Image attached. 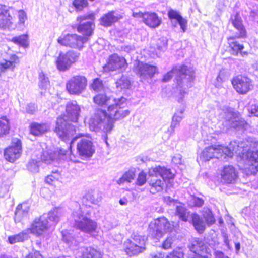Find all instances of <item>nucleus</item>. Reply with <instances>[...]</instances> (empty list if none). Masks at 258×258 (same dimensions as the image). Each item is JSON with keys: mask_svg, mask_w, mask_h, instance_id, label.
<instances>
[{"mask_svg": "<svg viewBox=\"0 0 258 258\" xmlns=\"http://www.w3.org/2000/svg\"><path fill=\"white\" fill-rule=\"evenodd\" d=\"M222 154L229 157L236 154L246 161L251 173L258 171V141L255 139L248 137L240 142L231 141L227 147L209 146L204 149L201 156L204 160L208 161L213 158H220Z\"/></svg>", "mask_w": 258, "mask_h": 258, "instance_id": "1", "label": "nucleus"}, {"mask_svg": "<svg viewBox=\"0 0 258 258\" xmlns=\"http://www.w3.org/2000/svg\"><path fill=\"white\" fill-rule=\"evenodd\" d=\"M66 115L57 120L55 132L65 142L69 141L76 133V127L70 123L77 122L80 115V108L76 101L68 102L66 108Z\"/></svg>", "mask_w": 258, "mask_h": 258, "instance_id": "2", "label": "nucleus"}, {"mask_svg": "<svg viewBox=\"0 0 258 258\" xmlns=\"http://www.w3.org/2000/svg\"><path fill=\"white\" fill-rule=\"evenodd\" d=\"M94 102L102 107L107 108V113L115 120L121 119L127 116L130 111L124 108L126 105V99L107 97L104 94H98L94 97Z\"/></svg>", "mask_w": 258, "mask_h": 258, "instance_id": "3", "label": "nucleus"}, {"mask_svg": "<svg viewBox=\"0 0 258 258\" xmlns=\"http://www.w3.org/2000/svg\"><path fill=\"white\" fill-rule=\"evenodd\" d=\"M148 174V182L150 186V192L152 194L162 191L165 180L173 179L174 177L170 169L160 166L150 168Z\"/></svg>", "mask_w": 258, "mask_h": 258, "instance_id": "4", "label": "nucleus"}, {"mask_svg": "<svg viewBox=\"0 0 258 258\" xmlns=\"http://www.w3.org/2000/svg\"><path fill=\"white\" fill-rule=\"evenodd\" d=\"M115 120L113 117H110L104 110L98 109L90 118L89 128L91 131L95 132L103 131L108 133L113 129Z\"/></svg>", "mask_w": 258, "mask_h": 258, "instance_id": "5", "label": "nucleus"}, {"mask_svg": "<svg viewBox=\"0 0 258 258\" xmlns=\"http://www.w3.org/2000/svg\"><path fill=\"white\" fill-rule=\"evenodd\" d=\"M195 78V72L191 68L183 65L180 67L177 71V89L179 92L180 97L178 100L182 102V98L187 94V89L193 86Z\"/></svg>", "mask_w": 258, "mask_h": 258, "instance_id": "6", "label": "nucleus"}, {"mask_svg": "<svg viewBox=\"0 0 258 258\" xmlns=\"http://www.w3.org/2000/svg\"><path fill=\"white\" fill-rule=\"evenodd\" d=\"M78 139V137L76 136L72 139L68 150L57 149L55 150L48 149L43 151L40 156L41 160L46 164H50L51 162L57 159L75 162V157L72 154L71 149L73 144Z\"/></svg>", "mask_w": 258, "mask_h": 258, "instance_id": "7", "label": "nucleus"}, {"mask_svg": "<svg viewBox=\"0 0 258 258\" xmlns=\"http://www.w3.org/2000/svg\"><path fill=\"white\" fill-rule=\"evenodd\" d=\"M75 226L82 231L89 233L93 236L96 234V223L84 216L80 210L74 212L72 214Z\"/></svg>", "mask_w": 258, "mask_h": 258, "instance_id": "8", "label": "nucleus"}, {"mask_svg": "<svg viewBox=\"0 0 258 258\" xmlns=\"http://www.w3.org/2000/svg\"><path fill=\"white\" fill-rule=\"evenodd\" d=\"M220 116L225 120L223 123L226 130L233 128L244 131L248 126V123L243 119L237 116L231 109L223 110Z\"/></svg>", "mask_w": 258, "mask_h": 258, "instance_id": "9", "label": "nucleus"}, {"mask_svg": "<svg viewBox=\"0 0 258 258\" xmlns=\"http://www.w3.org/2000/svg\"><path fill=\"white\" fill-rule=\"evenodd\" d=\"M174 225L170 223L165 217H160L151 222L149 226V232L154 238L158 239L165 232H171Z\"/></svg>", "mask_w": 258, "mask_h": 258, "instance_id": "10", "label": "nucleus"}, {"mask_svg": "<svg viewBox=\"0 0 258 258\" xmlns=\"http://www.w3.org/2000/svg\"><path fill=\"white\" fill-rule=\"evenodd\" d=\"M88 40V38L85 36H79L76 34H68L59 37L57 42L62 46L81 50Z\"/></svg>", "mask_w": 258, "mask_h": 258, "instance_id": "11", "label": "nucleus"}, {"mask_svg": "<svg viewBox=\"0 0 258 258\" xmlns=\"http://www.w3.org/2000/svg\"><path fill=\"white\" fill-rule=\"evenodd\" d=\"M87 80L85 77L76 75L70 78L66 83V88L71 94L79 95L86 89Z\"/></svg>", "mask_w": 258, "mask_h": 258, "instance_id": "12", "label": "nucleus"}, {"mask_svg": "<svg viewBox=\"0 0 258 258\" xmlns=\"http://www.w3.org/2000/svg\"><path fill=\"white\" fill-rule=\"evenodd\" d=\"M94 18L92 13L78 17L77 19V31L86 36L91 35L94 27Z\"/></svg>", "mask_w": 258, "mask_h": 258, "instance_id": "13", "label": "nucleus"}, {"mask_svg": "<svg viewBox=\"0 0 258 258\" xmlns=\"http://www.w3.org/2000/svg\"><path fill=\"white\" fill-rule=\"evenodd\" d=\"M79 56V53L73 50L68 51L64 53H60L56 61L57 69L62 71L68 70L78 60Z\"/></svg>", "mask_w": 258, "mask_h": 258, "instance_id": "14", "label": "nucleus"}, {"mask_svg": "<svg viewBox=\"0 0 258 258\" xmlns=\"http://www.w3.org/2000/svg\"><path fill=\"white\" fill-rule=\"evenodd\" d=\"M135 65V72L142 82L152 78L157 71L156 66L142 62L137 61Z\"/></svg>", "mask_w": 258, "mask_h": 258, "instance_id": "15", "label": "nucleus"}, {"mask_svg": "<svg viewBox=\"0 0 258 258\" xmlns=\"http://www.w3.org/2000/svg\"><path fill=\"white\" fill-rule=\"evenodd\" d=\"M50 224L47 220L46 214H43L39 218H36L29 229L30 233L37 236H41L46 232Z\"/></svg>", "mask_w": 258, "mask_h": 258, "instance_id": "16", "label": "nucleus"}, {"mask_svg": "<svg viewBox=\"0 0 258 258\" xmlns=\"http://www.w3.org/2000/svg\"><path fill=\"white\" fill-rule=\"evenodd\" d=\"M22 153L21 141L18 138L12 139L11 146L4 152L5 159L11 162H14L18 159Z\"/></svg>", "mask_w": 258, "mask_h": 258, "instance_id": "17", "label": "nucleus"}, {"mask_svg": "<svg viewBox=\"0 0 258 258\" xmlns=\"http://www.w3.org/2000/svg\"><path fill=\"white\" fill-rule=\"evenodd\" d=\"M12 8L0 5V29L10 30L14 28L13 18L10 14Z\"/></svg>", "mask_w": 258, "mask_h": 258, "instance_id": "18", "label": "nucleus"}, {"mask_svg": "<svg viewBox=\"0 0 258 258\" xmlns=\"http://www.w3.org/2000/svg\"><path fill=\"white\" fill-rule=\"evenodd\" d=\"M232 84L236 91L242 94H246L252 88L251 80L248 78L242 75L234 77L232 79Z\"/></svg>", "mask_w": 258, "mask_h": 258, "instance_id": "19", "label": "nucleus"}, {"mask_svg": "<svg viewBox=\"0 0 258 258\" xmlns=\"http://www.w3.org/2000/svg\"><path fill=\"white\" fill-rule=\"evenodd\" d=\"M127 66L126 61L124 57H120L117 54H113L109 56L107 64L104 67V69L105 71H123L126 68Z\"/></svg>", "mask_w": 258, "mask_h": 258, "instance_id": "20", "label": "nucleus"}, {"mask_svg": "<svg viewBox=\"0 0 258 258\" xmlns=\"http://www.w3.org/2000/svg\"><path fill=\"white\" fill-rule=\"evenodd\" d=\"M77 149L79 154L84 158L91 157L95 152L92 141L86 138H82L78 142Z\"/></svg>", "mask_w": 258, "mask_h": 258, "instance_id": "21", "label": "nucleus"}, {"mask_svg": "<svg viewBox=\"0 0 258 258\" xmlns=\"http://www.w3.org/2000/svg\"><path fill=\"white\" fill-rule=\"evenodd\" d=\"M221 181L223 183H234L238 177V172L232 165L225 166L221 173Z\"/></svg>", "mask_w": 258, "mask_h": 258, "instance_id": "22", "label": "nucleus"}, {"mask_svg": "<svg viewBox=\"0 0 258 258\" xmlns=\"http://www.w3.org/2000/svg\"><path fill=\"white\" fill-rule=\"evenodd\" d=\"M169 18L172 20V25L175 27L178 23L183 32H184L186 30L187 21L184 19L178 12L174 10H170L168 12Z\"/></svg>", "mask_w": 258, "mask_h": 258, "instance_id": "23", "label": "nucleus"}, {"mask_svg": "<svg viewBox=\"0 0 258 258\" xmlns=\"http://www.w3.org/2000/svg\"><path fill=\"white\" fill-rule=\"evenodd\" d=\"M189 250L195 253V254L199 252H205L209 253V249L207 247L204 241L200 238H194L191 240L188 245Z\"/></svg>", "mask_w": 258, "mask_h": 258, "instance_id": "24", "label": "nucleus"}, {"mask_svg": "<svg viewBox=\"0 0 258 258\" xmlns=\"http://www.w3.org/2000/svg\"><path fill=\"white\" fill-rule=\"evenodd\" d=\"M123 247L127 254L130 256L138 254L143 252L145 249V248L138 246L136 243H133L130 239H127L124 242Z\"/></svg>", "mask_w": 258, "mask_h": 258, "instance_id": "25", "label": "nucleus"}, {"mask_svg": "<svg viewBox=\"0 0 258 258\" xmlns=\"http://www.w3.org/2000/svg\"><path fill=\"white\" fill-rule=\"evenodd\" d=\"M143 22L149 27L155 28L159 26L161 20L155 13H144Z\"/></svg>", "mask_w": 258, "mask_h": 258, "instance_id": "26", "label": "nucleus"}, {"mask_svg": "<svg viewBox=\"0 0 258 258\" xmlns=\"http://www.w3.org/2000/svg\"><path fill=\"white\" fill-rule=\"evenodd\" d=\"M237 36L230 37L228 38V42L231 48V53L234 55H237L238 53H240L243 55L242 50L244 48V46L240 43L237 40ZM245 54V52H243Z\"/></svg>", "mask_w": 258, "mask_h": 258, "instance_id": "27", "label": "nucleus"}, {"mask_svg": "<svg viewBox=\"0 0 258 258\" xmlns=\"http://www.w3.org/2000/svg\"><path fill=\"white\" fill-rule=\"evenodd\" d=\"M121 16L114 11H111L104 15L101 19V23L105 27H109L117 22Z\"/></svg>", "mask_w": 258, "mask_h": 258, "instance_id": "28", "label": "nucleus"}, {"mask_svg": "<svg viewBox=\"0 0 258 258\" xmlns=\"http://www.w3.org/2000/svg\"><path fill=\"white\" fill-rule=\"evenodd\" d=\"M62 240L66 243L70 247H74L79 244L81 238V237H75L71 233L67 231H62Z\"/></svg>", "mask_w": 258, "mask_h": 258, "instance_id": "29", "label": "nucleus"}, {"mask_svg": "<svg viewBox=\"0 0 258 258\" xmlns=\"http://www.w3.org/2000/svg\"><path fill=\"white\" fill-rule=\"evenodd\" d=\"M232 23L234 27L239 32L237 35L238 38L243 37L246 35L245 29L242 24V21L239 15L237 13L231 18Z\"/></svg>", "mask_w": 258, "mask_h": 258, "instance_id": "30", "label": "nucleus"}, {"mask_svg": "<svg viewBox=\"0 0 258 258\" xmlns=\"http://www.w3.org/2000/svg\"><path fill=\"white\" fill-rule=\"evenodd\" d=\"M29 233L30 229H26L17 234L9 236L8 238V241L11 244L23 242L29 238Z\"/></svg>", "mask_w": 258, "mask_h": 258, "instance_id": "31", "label": "nucleus"}, {"mask_svg": "<svg viewBox=\"0 0 258 258\" xmlns=\"http://www.w3.org/2000/svg\"><path fill=\"white\" fill-rule=\"evenodd\" d=\"M49 130L47 123H32L30 125V132L34 136H40L47 132Z\"/></svg>", "mask_w": 258, "mask_h": 258, "instance_id": "32", "label": "nucleus"}, {"mask_svg": "<svg viewBox=\"0 0 258 258\" xmlns=\"http://www.w3.org/2000/svg\"><path fill=\"white\" fill-rule=\"evenodd\" d=\"M175 214L183 221L186 222L190 217V212L181 203H177L175 207Z\"/></svg>", "mask_w": 258, "mask_h": 258, "instance_id": "33", "label": "nucleus"}, {"mask_svg": "<svg viewBox=\"0 0 258 258\" xmlns=\"http://www.w3.org/2000/svg\"><path fill=\"white\" fill-rule=\"evenodd\" d=\"M29 207L27 204L19 205L17 208L15 213V221L16 222H19L21 220L27 215Z\"/></svg>", "mask_w": 258, "mask_h": 258, "instance_id": "34", "label": "nucleus"}, {"mask_svg": "<svg viewBox=\"0 0 258 258\" xmlns=\"http://www.w3.org/2000/svg\"><path fill=\"white\" fill-rule=\"evenodd\" d=\"M63 214V210L60 207H55L51 210L46 216L47 219L52 221L54 224H56L59 220L60 217Z\"/></svg>", "mask_w": 258, "mask_h": 258, "instance_id": "35", "label": "nucleus"}, {"mask_svg": "<svg viewBox=\"0 0 258 258\" xmlns=\"http://www.w3.org/2000/svg\"><path fill=\"white\" fill-rule=\"evenodd\" d=\"M192 222L196 230L200 233L204 232L206 228V225L203 220L197 214L191 215Z\"/></svg>", "mask_w": 258, "mask_h": 258, "instance_id": "36", "label": "nucleus"}, {"mask_svg": "<svg viewBox=\"0 0 258 258\" xmlns=\"http://www.w3.org/2000/svg\"><path fill=\"white\" fill-rule=\"evenodd\" d=\"M82 253V258H102L100 252L91 247L81 248Z\"/></svg>", "mask_w": 258, "mask_h": 258, "instance_id": "37", "label": "nucleus"}, {"mask_svg": "<svg viewBox=\"0 0 258 258\" xmlns=\"http://www.w3.org/2000/svg\"><path fill=\"white\" fill-rule=\"evenodd\" d=\"M135 177V171L133 170H130L125 172L123 175L117 180V183L122 184L124 183H130Z\"/></svg>", "mask_w": 258, "mask_h": 258, "instance_id": "38", "label": "nucleus"}, {"mask_svg": "<svg viewBox=\"0 0 258 258\" xmlns=\"http://www.w3.org/2000/svg\"><path fill=\"white\" fill-rule=\"evenodd\" d=\"M10 129V123L8 119L6 116L1 117L0 136L8 134L9 133Z\"/></svg>", "mask_w": 258, "mask_h": 258, "instance_id": "39", "label": "nucleus"}, {"mask_svg": "<svg viewBox=\"0 0 258 258\" xmlns=\"http://www.w3.org/2000/svg\"><path fill=\"white\" fill-rule=\"evenodd\" d=\"M203 216L208 225L213 224L215 221L214 217L212 211L208 208L204 207L203 209Z\"/></svg>", "mask_w": 258, "mask_h": 258, "instance_id": "40", "label": "nucleus"}, {"mask_svg": "<svg viewBox=\"0 0 258 258\" xmlns=\"http://www.w3.org/2000/svg\"><path fill=\"white\" fill-rule=\"evenodd\" d=\"M116 87L118 89H127L130 86V81L127 77L122 76L116 82Z\"/></svg>", "mask_w": 258, "mask_h": 258, "instance_id": "41", "label": "nucleus"}, {"mask_svg": "<svg viewBox=\"0 0 258 258\" xmlns=\"http://www.w3.org/2000/svg\"><path fill=\"white\" fill-rule=\"evenodd\" d=\"M40 164V161L32 159L27 164V169L31 172L37 173L39 172Z\"/></svg>", "mask_w": 258, "mask_h": 258, "instance_id": "42", "label": "nucleus"}, {"mask_svg": "<svg viewBox=\"0 0 258 258\" xmlns=\"http://www.w3.org/2000/svg\"><path fill=\"white\" fill-rule=\"evenodd\" d=\"M27 39V35H22L12 38V42L15 44H18L20 46L25 47L28 46Z\"/></svg>", "mask_w": 258, "mask_h": 258, "instance_id": "43", "label": "nucleus"}, {"mask_svg": "<svg viewBox=\"0 0 258 258\" xmlns=\"http://www.w3.org/2000/svg\"><path fill=\"white\" fill-rule=\"evenodd\" d=\"M18 21L17 27L20 29H23L25 27V22L27 20L26 13L22 10L18 11Z\"/></svg>", "mask_w": 258, "mask_h": 258, "instance_id": "44", "label": "nucleus"}, {"mask_svg": "<svg viewBox=\"0 0 258 258\" xmlns=\"http://www.w3.org/2000/svg\"><path fill=\"white\" fill-rule=\"evenodd\" d=\"M248 110L251 115L258 117V102L255 100L250 101Z\"/></svg>", "mask_w": 258, "mask_h": 258, "instance_id": "45", "label": "nucleus"}, {"mask_svg": "<svg viewBox=\"0 0 258 258\" xmlns=\"http://www.w3.org/2000/svg\"><path fill=\"white\" fill-rule=\"evenodd\" d=\"M132 242L137 244L138 246H141L143 248H145V241L144 237L138 234H133L132 235Z\"/></svg>", "mask_w": 258, "mask_h": 258, "instance_id": "46", "label": "nucleus"}, {"mask_svg": "<svg viewBox=\"0 0 258 258\" xmlns=\"http://www.w3.org/2000/svg\"><path fill=\"white\" fill-rule=\"evenodd\" d=\"M167 39L165 37L159 38L156 43L157 48L158 50L164 51L167 47Z\"/></svg>", "mask_w": 258, "mask_h": 258, "instance_id": "47", "label": "nucleus"}, {"mask_svg": "<svg viewBox=\"0 0 258 258\" xmlns=\"http://www.w3.org/2000/svg\"><path fill=\"white\" fill-rule=\"evenodd\" d=\"M39 86L42 89H46L49 86V81L48 78L45 76L43 73H40L39 77Z\"/></svg>", "mask_w": 258, "mask_h": 258, "instance_id": "48", "label": "nucleus"}, {"mask_svg": "<svg viewBox=\"0 0 258 258\" xmlns=\"http://www.w3.org/2000/svg\"><path fill=\"white\" fill-rule=\"evenodd\" d=\"M204 203V200L200 198L192 197L189 201V205L190 207H201Z\"/></svg>", "mask_w": 258, "mask_h": 258, "instance_id": "49", "label": "nucleus"}, {"mask_svg": "<svg viewBox=\"0 0 258 258\" xmlns=\"http://www.w3.org/2000/svg\"><path fill=\"white\" fill-rule=\"evenodd\" d=\"M147 181H148V179H147L146 173L143 171L141 172L138 175L136 182V184L139 186H142Z\"/></svg>", "mask_w": 258, "mask_h": 258, "instance_id": "50", "label": "nucleus"}, {"mask_svg": "<svg viewBox=\"0 0 258 258\" xmlns=\"http://www.w3.org/2000/svg\"><path fill=\"white\" fill-rule=\"evenodd\" d=\"M73 4L77 10H81L87 6L88 2L86 0H74Z\"/></svg>", "mask_w": 258, "mask_h": 258, "instance_id": "51", "label": "nucleus"}, {"mask_svg": "<svg viewBox=\"0 0 258 258\" xmlns=\"http://www.w3.org/2000/svg\"><path fill=\"white\" fill-rule=\"evenodd\" d=\"M91 87L94 91L98 92L103 89V86L101 80L99 79H96L91 84Z\"/></svg>", "mask_w": 258, "mask_h": 258, "instance_id": "52", "label": "nucleus"}, {"mask_svg": "<svg viewBox=\"0 0 258 258\" xmlns=\"http://www.w3.org/2000/svg\"><path fill=\"white\" fill-rule=\"evenodd\" d=\"M11 62L7 60H3L0 62V75L2 73L5 72L8 69H11Z\"/></svg>", "mask_w": 258, "mask_h": 258, "instance_id": "53", "label": "nucleus"}, {"mask_svg": "<svg viewBox=\"0 0 258 258\" xmlns=\"http://www.w3.org/2000/svg\"><path fill=\"white\" fill-rule=\"evenodd\" d=\"M185 109L184 107H183L182 108H181L179 110L177 111L175 113L174 115H173L172 119L173 120H176V122L180 123L181 121L183 118V112H184Z\"/></svg>", "mask_w": 258, "mask_h": 258, "instance_id": "54", "label": "nucleus"}, {"mask_svg": "<svg viewBox=\"0 0 258 258\" xmlns=\"http://www.w3.org/2000/svg\"><path fill=\"white\" fill-rule=\"evenodd\" d=\"M221 236L222 237L223 242L226 245L229 249H231V246L230 244V240L229 239V236L228 233L224 230H222L221 231Z\"/></svg>", "mask_w": 258, "mask_h": 258, "instance_id": "55", "label": "nucleus"}, {"mask_svg": "<svg viewBox=\"0 0 258 258\" xmlns=\"http://www.w3.org/2000/svg\"><path fill=\"white\" fill-rule=\"evenodd\" d=\"M85 198L87 200L94 204H98L101 201L100 198H96L95 195L91 193L87 194L85 195Z\"/></svg>", "mask_w": 258, "mask_h": 258, "instance_id": "56", "label": "nucleus"}, {"mask_svg": "<svg viewBox=\"0 0 258 258\" xmlns=\"http://www.w3.org/2000/svg\"><path fill=\"white\" fill-rule=\"evenodd\" d=\"M166 258H183V253L180 249L174 250L168 255Z\"/></svg>", "mask_w": 258, "mask_h": 258, "instance_id": "57", "label": "nucleus"}, {"mask_svg": "<svg viewBox=\"0 0 258 258\" xmlns=\"http://www.w3.org/2000/svg\"><path fill=\"white\" fill-rule=\"evenodd\" d=\"M164 201L167 204L169 205V206L173 205L175 207L176 206L177 203H180L177 200H176L168 196L164 197Z\"/></svg>", "mask_w": 258, "mask_h": 258, "instance_id": "58", "label": "nucleus"}, {"mask_svg": "<svg viewBox=\"0 0 258 258\" xmlns=\"http://www.w3.org/2000/svg\"><path fill=\"white\" fill-rule=\"evenodd\" d=\"M177 71H178L177 69H174L170 72H168L165 75H164L163 78V81L165 82L169 81L173 77L174 74H176L177 76Z\"/></svg>", "mask_w": 258, "mask_h": 258, "instance_id": "59", "label": "nucleus"}, {"mask_svg": "<svg viewBox=\"0 0 258 258\" xmlns=\"http://www.w3.org/2000/svg\"><path fill=\"white\" fill-rule=\"evenodd\" d=\"M59 174L57 171L53 173V174L48 175L46 178V182L49 184H51L52 182L55 179H58Z\"/></svg>", "mask_w": 258, "mask_h": 258, "instance_id": "60", "label": "nucleus"}, {"mask_svg": "<svg viewBox=\"0 0 258 258\" xmlns=\"http://www.w3.org/2000/svg\"><path fill=\"white\" fill-rule=\"evenodd\" d=\"M173 239L171 237H167L162 244V247L165 249H169L171 247Z\"/></svg>", "mask_w": 258, "mask_h": 258, "instance_id": "61", "label": "nucleus"}, {"mask_svg": "<svg viewBox=\"0 0 258 258\" xmlns=\"http://www.w3.org/2000/svg\"><path fill=\"white\" fill-rule=\"evenodd\" d=\"M36 109V106L34 104L29 103L27 105L26 107V111L28 113L33 114L35 112Z\"/></svg>", "mask_w": 258, "mask_h": 258, "instance_id": "62", "label": "nucleus"}, {"mask_svg": "<svg viewBox=\"0 0 258 258\" xmlns=\"http://www.w3.org/2000/svg\"><path fill=\"white\" fill-rule=\"evenodd\" d=\"M172 161L176 164H180L182 163V156L180 154H176L173 157Z\"/></svg>", "mask_w": 258, "mask_h": 258, "instance_id": "63", "label": "nucleus"}, {"mask_svg": "<svg viewBox=\"0 0 258 258\" xmlns=\"http://www.w3.org/2000/svg\"><path fill=\"white\" fill-rule=\"evenodd\" d=\"M215 258H229L225 256L223 252L219 250H215L214 252Z\"/></svg>", "mask_w": 258, "mask_h": 258, "instance_id": "64", "label": "nucleus"}]
</instances>
